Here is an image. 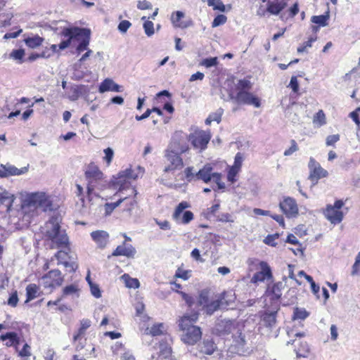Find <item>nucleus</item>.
<instances>
[{"instance_id": "1", "label": "nucleus", "mask_w": 360, "mask_h": 360, "mask_svg": "<svg viewBox=\"0 0 360 360\" xmlns=\"http://www.w3.org/2000/svg\"><path fill=\"white\" fill-rule=\"evenodd\" d=\"M45 229L44 238L45 241L51 242L50 248L65 249V250H60L55 254L58 264H63L70 271H75L78 265L69 254L70 250L69 238L65 231L61 230L57 219L53 217L49 219L45 224Z\"/></svg>"}, {"instance_id": "2", "label": "nucleus", "mask_w": 360, "mask_h": 360, "mask_svg": "<svg viewBox=\"0 0 360 360\" xmlns=\"http://www.w3.org/2000/svg\"><path fill=\"white\" fill-rule=\"evenodd\" d=\"M235 300L236 295L233 290H225L214 297L209 290L204 289L198 293L196 308L211 316L217 310L229 307Z\"/></svg>"}, {"instance_id": "3", "label": "nucleus", "mask_w": 360, "mask_h": 360, "mask_svg": "<svg viewBox=\"0 0 360 360\" xmlns=\"http://www.w3.org/2000/svg\"><path fill=\"white\" fill-rule=\"evenodd\" d=\"M191 314H186L179 318L178 325L179 330L183 333L181 340L186 345H194L202 338V330L199 326L195 325L200 316L199 308L191 309Z\"/></svg>"}, {"instance_id": "4", "label": "nucleus", "mask_w": 360, "mask_h": 360, "mask_svg": "<svg viewBox=\"0 0 360 360\" xmlns=\"http://www.w3.org/2000/svg\"><path fill=\"white\" fill-rule=\"evenodd\" d=\"M252 88V83L250 79L244 78L239 79L235 86L236 94L234 97L231 96V98L240 104L253 105L255 108L261 106L260 98L250 92Z\"/></svg>"}, {"instance_id": "5", "label": "nucleus", "mask_w": 360, "mask_h": 360, "mask_svg": "<svg viewBox=\"0 0 360 360\" xmlns=\"http://www.w3.org/2000/svg\"><path fill=\"white\" fill-rule=\"evenodd\" d=\"M61 34L68 39L59 44L60 49H65L70 46L72 40L78 39L79 37L84 36L77 46L76 51L78 53H80L85 50H88L87 48L90 41V32L89 30L79 27H68L63 30Z\"/></svg>"}, {"instance_id": "6", "label": "nucleus", "mask_w": 360, "mask_h": 360, "mask_svg": "<svg viewBox=\"0 0 360 360\" xmlns=\"http://www.w3.org/2000/svg\"><path fill=\"white\" fill-rule=\"evenodd\" d=\"M84 175L88 181L86 195L89 200H91L94 189L98 188L102 190L105 186L103 184V173L94 162H90L86 167Z\"/></svg>"}, {"instance_id": "7", "label": "nucleus", "mask_w": 360, "mask_h": 360, "mask_svg": "<svg viewBox=\"0 0 360 360\" xmlns=\"http://www.w3.org/2000/svg\"><path fill=\"white\" fill-rule=\"evenodd\" d=\"M344 205L345 201L343 200H336L333 205H326L322 213L331 224H339L343 221L345 217V213L342 210Z\"/></svg>"}, {"instance_id": "8", "label": "nucleus", "mask_w": 360, "mask_h": 360, "mask_svg": "<svg viewBox=\"0 0 360 360\" xmlns=\"http://www.w3.org/2000/svg\"><path fill=\"white\" fill-rule=\"evenodd\" d=\"M125 189L129 191L128 196H121L120 198H119L118 200L115 202H107L105 204V215H110L116 207H117L122 202H124V200H127L129 198H134L133 202L131 203V205L136 203V198L138 194L137 191L136 189V187L131 186L129 182L122 183L121 186L119 187L115 195H117L118 193H122L123 191Z\"/></svg>"}, {"instance_id": "9", "label": "nucleus", "mask_w": 360, "mask_h": 360, "mask_svg": "<svg viewBox=\"0 0 360 360\" xmlns=\"http://www.w3.org/2000/svg\"><path fill=\"white\" fill-rule=\"evenodd\" d=\"M212 138L210 130H195L188 136V141L191 142L193 148L199 150L200 152L207 148V145Z\"/></svg>"}, {"instance_id": "10", "label": "nucleus", "mask_w": 360, "mask_h": 360, "mask_svg": "<svg viewBox=\"0 0 360 360\" xmlns=\"http://www.w3.org/2000/svg\"><path fill=\"white\" fill-rule=\"evenodd\" d=\"M287 6L285 0H272L268 1L266 6L259 5L257 8L256 13L259 17H265L267 15H277L283 11Z\"/></svg>"}, {"instance_id": "11", "label": "nucleus", "mask_w": 360, "mask_h": 360, "mask_svg": "<svg viewBox=\"0 0 360 360\" xmlns=\"http://www.w3.org/2000/svg\"><path fill=\"white\" fill-rule=\"evenodd\" d=\"M41 280L43 287L52 292L63 284L64 278L60 270L53 269L44 274Z\"/></svg>"}, {"instance_id": "12", "label": "nucleus", "mask_w": 360, "mask_h": 360, "mask_svg": "<svg viewBox=\"0 0 360 360\" xmlns=\"http://www.w3.org/2000/svg\"><path fill=\"white\" fill-rule=\"evenodd\" d=\"M191 205L187 201H181L175 207L174 211L172 214V219L176 222L183 224H189L193 219L194 214L190 210H184L189 208Z\"/></svg>"}, {"instance_id": "13", "label": "nucleus", "mask_w": 360, "mask_h": 360, "mask_svg": "<svg viewBox=\"0 0 360 360\" xmlns=\"http://www.w3.org/2000/svg\"><path fill=\"white\" fill-rule=\"evenodd\" d=\"M188 136L181 133H175L172 137L171 141L167 150L172 151L180 155L189 150Z\"/></svg>"}, {"instance_id": "14", "label": "nucleus", "mask_w": 360, "mask_h": 360, "mask_svg": "<svg viewBox=\"0 0 360 360\" xmlns=\"http://www.w3.org/2000/svg\"><path fill=\"white\" fill-rule=\"evenodd\" d=\"M165 156L168 162V165L163 169L165 173H173L183 167L184 161L179 154L166 150Z\"/></svg>"}, {"instance_id": "15", "label": "nucleus", "mask_w": 360, "mask_h": 360, "mask_svg": "<svg viewBox=\"0 0 360 360\" xmlns=\"http://www.w3.org/2000/svg\"><path fill=\"white\" fill-rule=\"evenodd\" d=\"M309 179L316 184L320 179L327 177L328 172L314 158H311L309 162Z\"/></svg>"}, {"instance_id": "16", "label": "nucleus", "mask_w": 360, "mask_h": 360, "mask_svg": "<svg viewBox=\"0 0 360 360\" xmlns=\"http://www.w3.org/2000/svg\"><path fill=\"white\" fill-rule=\"evenodd\" d=\"M282 212L288 218L296 217L298 214L299 209L296 200L290 197H285L279 203Z\"/></svg>"}, {"instance_id": "17", "label": "nucleus", "mask_w": 360, "mask_h": 360, "mask_svg": "<svg viewBox=\"0 0 360 360\" xmlns=\"http://www.w3.org/2000/svg\"><path fill=\"white\" fill-rule=\"evenodd\" d=\"M304 335V333H296L295 337L298 338V339L294 340L292 342L294 345L295 352L297 357H307L310 352V347L308 343L302 339Z\"/></svg>"}, {"instance_id": "18", "label": "nucleus", "mask_w": 360, "mask_h": 360, "mask_svg": "<svg viewBox=\"0 0 360 360\" xmlns=\"http://www.w3.org/2000/svg\"><path fill=\"white\" fill-rule=\"evenodd\" d=\"M273 278V274L270 266L266 262H261V268L251 278L250 282L253 284L264 282Z\"/></svg>"}, {"instance_id": "19", "label": "nucleus", "mask_w": 360, "mask_h": 360, "mask_svg": "<svg viewBox=\"0 0 360 360\" xmlns=\"http://www.w3.org/2000/svg\"><path fill=\"white\" fill-rule=\"evenodd\" d=\"M14 195L0 186V213L8 212L14 201Z\"/></svg>"}, {"instance_id": "20", "label": "nucleus", "mask_w": 360, "mask_h": 360, "mask_svg": "<svg viewBox=\"0 0 360 360\" xmlns=\"http://www.w3.org/2000/svg\"><path fill=\"white\" fill-rule=\"evenodd\" d=\"M136 253V250L134 247L131 244L123 242V243L118 245L112 252L111 255H109L108 257L110 258L111 256H124L127 258H134Z\"/></svg>"}, {"instance_id": "21", "label": "nucleus", "mask_w": 360, "mask_h": 360, "mask_svg": "<svg viewBox=\"0 0 360 360\" xmlns=\"http://www.w3.org/2000/svg\"><path fill=\"white\" fill-rule=\"evenodd\" d=\"M143 171L141 170V167H138L136 170L129 168L120 172L117 179V184L119 185V187L123 182H129L131 184L129 180H136L140 174H143ZM130 185L131 186V184Z\"/></svg>"}, {"instance_id": "22", "label": "nucleus", "mask_w": 360, "mask_h": 360, "mask_svg": "<svg viewBox=\"0 0 360 360\" xmlns=\"http://www.w3.org/2000/svg\"><path fill=\"white\" fill-rule=\"evenodd\" d=\"M170 285H172V290L181 296L182 299L185 301L188 308L190 309L196 308V302L195 298L192 295L180 290L182 288L180 283L175 281H172L170 282Z\"/></svg>"}, {"instance_id": "23", "label": "nucleus", "mask_w": 360, "mask_h": 360, "mask_svg": "<svg viewBox=\"0 0 360 360\" xmlns=\"http://www.w3.org/2000/svg\"><path fill=\"white\" fill-rule=\"evenodd\" d=\"M184 18V13L182 11H175L171 15V22L174 27L186 29L193 25V21L189 19L184 21L182 19Z\"/></svg>"}, {"instance_id": "24", "label": "nucleus", "mask_w": 360, "mask_h": 360, "mask_svg": "<svg viewBox=\"0 0 360 360\" xmlns=\"http://www.w3.org/2000/svg\"><path fill=\"white\" fill-rule=\"evenodd\" d=\"M159 349L157 360H176L172 356V347L166 341L159 342Z\"/></svg>"}, {"instance_id": "25", "label": "nucleus", "mask_w": 360, "mask_h": 360, "mask_svg": "<svg viewBox=\"0 0 360 360\" xmlns=\"http://www.w3.org/2000/svg\"><path fill=\"white\" fill-rule=\"evenodd\" d=\"M0 340L6 341L5 346L7 347H18L20 344V338L15 332H8L0 335Z\"/></svg>"}, {"instance_id": "26", "label": "nucleus", "mask_w": 360, "mask_h": 360, "mask_svg": "<svg viewBox=\"0 0 360 360\" xmlns=\"http://www.w3.org/2000/svg\"><path fill=\"white\" fill-rule=\"evenodd\" d=\"M93 240L97 243L100 248H104L108 243L109 234L105 231H95L91 233Z\"/></svg>"}, {"instance_id": "27", "label": "nucleus", "mask_w": 360, "mask_h": 360, "mask_svg": "<svg viewBox=\"0 0 360 360\" xmlns=\"http://www.w3.org/2000/svg\"><path fill=\"white\" fill-rule=\"evenodd\" d=\"M217 345L212 339L204 340L200 345L199 352L203 354L212 355L217 350Z\"/></svg>"}, {"instance_id": "28", "label": "nucleus", "mask_w": 360, "mask_h": 360, "mask_svg": "<svg viewBox=\"0 0 360 360\" xmlns=\"http://www.w3.org/2000/svg\"><path fill=\"white\" fill-rule=\"evenodd\" d=\"M267 295L273 302H278L282 296V283H276L267 290Z\"/></svg>"}, {"instance_id": "29", "label": "nucleus", "mask_w": 360, "mask_h": 360, "mask_svg": "<svg viewBox=\"0 0 360 360\" xmlns=\"http://www.w3.org/2000/svg\"><path fill=\"white\" fill-rule=\"evenodd\" d=\"M23 173L22 169H18L15 166H5L1 165L0 167V177L4 178L9 176L20 175Z\"/></svg>"}, {"instance_id": "30", "label": "nucleus", "mask_w": 360, "mask_h": 360, "mask_svg": "<svg viewBox=\"0 0 360 360\" xmlns=\"http://www.w3.org/2000/svg\"><path fill=\"white\" fill-rule=\"evenodd\" d=\"M44 41V39L38 34L32 35V37H25L23 39L25 45L31 49H35L41 46Z\"/></svg>"}, {"instance_id": "31", "label": "nucleus", "mask_w": 360, "mask_h": 360, "mask_svg": "<svg viewBox=\"0 0 360 360\" xmlns=\"http://www.w3.org/2000/svg\"><path fill=\"white\" fill-rule=\"evenodd\" d=\"M120 91V86L115 84L112 79H105L99 86V91L103 93L105 91Z\"/></svg>"}, {"instance_id": "32", "label": "nucleus", "mask_w": 360, "mask_h": 360, "mask_svg": "<svg viewBox=\"0 0 360 360\" xmlns=\"http://www.w3.org/2000/svg\"><path fill=\"white\" fill-rule=\"evenodd\" d=\"M212 167L210 165H205L202 169L198 172V180H202L207 184L212 180Z\"/></svg>"}, {"instance_id": "33", "label": "nucleus", "mask_w": 360, "mask_h": 360, "mask_svg": "<svg viewBox=\"0 0 360 360\" xmlns=\"http://www.w3.org/2000/svg\"><path fill=\"white\" fill-rule=\"evenodd\" d=\"M39 295V287L35 283H30L26 287V300L27 303Z\"/></svg>"}, {"instance_id": "34", "label": "nucleus", "mask_w": 360, "mask_h": 360, "mask_svg": "<svg viewBox=\"0 0 360 360\" xmlns=\"http://www.w3.org/2000/svg\"><path fill=\"white\" fill-rule=\"evenodd\" d=\"M91 326V321L89 319H82L80 321V327L75 334L73 335V340L75 342L81 339L86 333V330Z\"/></svg>"}, {"instance_id": "35", "label": "nucleus", "mask_w": 360, "mask_h": 360, "mask_svg": "<svg viewBox=\"0 0 360 360\" xmlns=\"http://www.w3.org/2000/svg\"><path fill=\"white\" fill-rule=\"evenodd\" d=\"M261 318L266 327H271L276 321V311H264L261 316Z\"/></svg>"}, {"instance_id": "36", "label": "nucleus", "mask_w": 360, "mask_h": 360, "mask_svg": "<svg viewBox=\"0 0 360 360\" xmlns=\"http://www.w3.org/2000/svg\"><path fill=\"white\" fill-rule=\"evenodd\" d=\"M224 114V110L221 108H218L215 112H212L206 118L205 122L207 125H210L212 122H216L218 124L221 121V117Z\"/></svg>"}, {"instance_id": "37", "label": "nucleus", "mask_w": 360, "mask_h": 360, "mask_svg": "<svg viewBox=\"0 0 360 360\" xmlns=\"http://www.w3.org/2000/svg\"><path fill=\"white\" fill-rule=\"evenodd\" d=\"M122 279L128 288H139L140 286L139 281L137 278H131L129 274H124L122 276Z\"/></svg>"}, {"instance_id": "38", "label": "nucleus", "mask_w": 360, "mask_h": 360, "mask_svg": "<svg viewBox=\"0 0 360 360\" xmlns=\"http://www.w3.org/2000/svg\"><path fill=\"white\" fill-rule=\"evenodd\" d=\"M25 51L23 49H13L9 54V57L14 60H16L18 63L22 64L25 62Z\"/></svg>"}, {"instance_id": "39", "label": "nucleus", "mask_w": 360, "mask_h": 360, "mask_svg": "<svg viewBox=\"0 0 360 360\" xmlns=\"http://www.w3.org/2000/svg\"><path fill=\"white\" fill-rule=\"evenodd\" d=\"M329 19V15H314L311 17V21L313 23L319 25V26L324 27L328 25V20Z\"/></svg>"}, {"instance_id": "40", "label": "nucleus", "mask_w": 360, "mask_h": 360, "mask_svg": "<svg viewBox=\"0 0 360 360\" xmlns=\"http://www.w3.org/2000/svg\"><path fill=\"white\" fill-rule=\"evenodd\" d=\"M184 264H181V266L177 268L174 277L175 278H181L184 281L188 280L191 276V270H184L182 266Z\"/></svg>"}, {"instance_id": "41", "label": "nucleus", "mask_w": 360, "mask_h": 360, "mask_svg": "<svg viewBox=\"0 0 360 360\" xmlns=\"http://www.w3.org/2000/svg\"><path fill=\"white\" fill-rule=\"evenodd\" d=\"M240 170L229 166L227 168V181L231 184H234L238 180V175L240 173Z\"/></svg>"}, {"instance_id": "42", "label": "nucleus", "mask_w": 360, "mask_h": 360, "mask_svg": "<svg viewBox=\"0 0 360 360\" xmlns=\"http://www.w3.org/2000/svg\"><path fill=\"white\" fill-rule=\"evenodd\" d=\"M185 179L187 182H192L198 180V172L194 173L193 167H187L184 171Z\"/></svg>"}, {"instance_id": "43", "label": "nucleus", "mask_w": 360, "mask_h": 360, "mask_svg": "<svg viewBox=\"0 0 360 360\" xmlns=\"http://www.w3.org/2000/svg\"><path fill=\"white\" fill-rule=\"evenodd\" d=\"M79 292V288L76 285L71 284L65 286L63 289V293L61 297L63 298L65 296L77 294Z\"/></svg>"}, {"instance_id": "44", "label": "nucleus", "mask_w": 360, "mask_h": 360, "mask_svg": "<svg viewBox=\"0 0 360 360\" xmlns=\"http://www.w3.org/2000/svg\"><path fill=\"white\" fill-rule=\"evenodd\" d=\"M316 39L317 37L316 36L310 37L307 41H304L302 44L297 47V53H300L306 51L307 48H310L312 46L313 42L316 41Z\"/></svg>"}, {"instance_id": "45", "label": "nucleus", "mask_w": 360, "mask_h": 360, "mask_svg": "<svg viewBox=\"0 0 360 360\" xmlns=\"http://www.w3.org/2000/svg\"><path fill=\"white\" fill-rule=\"evenodd\" d=\"M279 238L278 233L267 235L264 239V243L269 246L276 247L277 243L276 240Z\"/></svg>"}, {"instance_id": "46", "label": "nucleus", "mask_w": 360, "mask_h": 360, "mask_svg": "<svg viewBox=\"0 0 360 360\" xmlns=\"http://www.w3.org/2000/svg\"><path fill=\"white\" fill-rule=\"evenodd\" d=\"M262 261H259L256 258H249L247 260V264L249 267L250 271L258 270L261 268V262Z\"/></svg>"}, {"instance_id": "47", "label": "nucleus", "mask_w": 360, "mask_h": 360, "mask_svg": "<svg viewBox=\"0 0 360 360\" xmlns=\"http://www.w3.org/2000/svg\"><path fill=\"white\" fill-rule=\"evenodd\" d=\"M218 64V58L217 57L207 58L203 59L200 65L204 66L205 68H211L212 66H216Z\"/></svg>"}, {"instance_id": "48", "label": "nucleus", "mask_w": 360, "mask_h": 360, "mask_svg": "<svg viewBox=\"0 0 360 360\" xmlns=\"http://www.w3.org/2000/svg\"><path fill=\"white\" fill-rule=\"evenodd\" d=\"M243 160H244L243 154L240 152L237 153L234 158L233 165L231 167L240 171L242 165H243Z\"/></svg>"}, {"instance_id": "49", "label": "nucleus", "mask_w": 360, "mask_h": 360, "mask_svg": "<svg viewBox=\"0 0 360 360\" xmlns=\"http://www.w3.org/2000/svg\"><path fill=\"white\" fill-rule=\"evenodd\" d=\"M208 5L212 6L214 10L225 11V5L221 0H208Z\"/></svg>"}, {"instance_id": "50", "label": "nucleus", "mask_w": 360, "mask_h": 360, "mask_svg": "<svg viewBox=\"0 0 360 360\" xmlns=\"http://www.w3.org/2000/svg\"><path fill=\"white\" fill-rule=\"evenodd\" d=\"M309 316V313L304 309L296 308L293 313V319L304 320Z\"/></svg>"}, {"instance_id": "51", "label": "nucleus", "mask_w": 360, "mask_h": 360, "mask_svg": "<svg viewBox=\"0 0 360 360\" xmlns=\"http://www.w3.org/2000/svg\"><path fill=\"white\" fill-rule=\"evenodd\" d=\"M163 324L156 323L152 326L148 334L152 336H158L162 334Z\"/></svg>"}, {"instance_id": "52", "label": "nucleus", "mask_w": 360, "mask_h": 360, "mask_svg": "<svg viewBox=\"0 0 360 360\" xmlns=\"http://www.w3.org/2000/svg\"><path fill=\"white\" fill-rule=\"evenodd\" d=\"M212 179H213L214 183H216L219 189H224L225 188V184L222 181V175L221 173L214 172L212 175Z\"/></svg>"}, {"instance_id": "53", "label": "nucleus", "mask_w": 360, "mask_h": 360, "mask_svg": "<svg viewBox=\"0 0 360 360\" xmlns=\"http://www.w3.org/2000/svg\"><path fill=\"white\" fill-rule=\"evenodd\" d=\"M314 122L324 125L326 123V115L322 110H319L314 117Z\"/></svg>"}, {"instance_id": "54", "label": "nucleus", "mask_w": 360, "mask_h": 360, "mask_svg": "<svg viewBox=\"0 0 360 360\" xmlns=\"http://www.w3.org/2000/svg\"><path fill=\"white\" fill-rule=\"evenodd\" d=\"M227 20V18L226 15L223 14H219L217 15L212 21V27H216L224 25L226 23Z\"/></svg>"}, {"instance_id": "55", "label": "nucleus", "mask_w": 360, "mask_h": 360, "mask_svg": "<svg viewBox=\"0 0 360 360\" xmlns=\"http://www.w3.org/2000/svg\"><path fill=\"white\" fill-rule=\"evenodd\" d=\"M307 281L310 283L311 290L313 293L318 297L320 298V295H319L320 288L318 285H316L313 280L311 276H307Z\"/></svg>"}, {"instance_id": "56", "label": "nucleus", "mask_w": 360, "mask_h": 360, "mask_svg": "<svg viewBox=\"0 0 360 360\" xmlns=\"http://www.w3.org/2000/svg\"><path fill=\"white\" fill-rule=\"evenodd\" d=\"M18 292L16 290H15L13 292H12L9 298L8 299L7 304L12 307H15L18 305Z\"/></svg>"}, {"instance_id": "57", "label": "nucleus", "mask_w": 360, "mask_h": 360, "mask_svg": "<svg viewBox=\"0 0 360 360\" xmlns=\"http://www.w3.org/2000/svg\"><path fill=\"white\" fill-rule=\"evenodd\" d=\"M103 152L105 153L103 159L106 162L107 165H110L114 156V152L112 149L110 148H107L104 149Z\"/></svg>"}, {"instance_id": "58", "label": "nucleus", "mask_w": 360, "mask_h": 360, "mask_svg": "<svg viewBox=\"0 0 360 360\" xmlns=\"http://www.w3.org/2000/svg\"><path fill=\"white\" fill-rule=\"evenodd\" d=\"M340 139L339 134H333L328 136L326 139V144L327 146H333Z\"/></svg>"}, {"instance_id": "59", "label": "nucleus", "mask_w": 360, "mask_h": 360, "mask_svg": "<svg viewBox=\"0 0 360 360\" xmlns=\"http://www.w3.org/2000/svg\"><path fill=\"white\" fill-rule=\"evenodd\" d=\"M290 143H291V146L289 148L286 149L284 153H283V155L285 156H290L293 153L296 152L297 150H298V146H297V144L296 143V141L294 140V139H292L290 141Z\"/></svg>"}, {"instance_id": "60", "label": "nucleus", "mask_w": 360, "mask_h": 360, "mask_svg": "<svg viewBox=\"0 0 360 360\" xmlns=\"http://www.w3.org/2000/svg\"><path fill=\"white\" fill-rule=\"evenodd\" d=\"M143 28L146 34L148 36H151L154 34L153 23L151 21L147 20L143 24Z\"/></svg>"}, {"instance_id": "61", "label": "nucleus", "mask_w": 360, "mask_h": 360, "mask_svg": "<svg viewBox=\"0 0 360 360\" xmlns=\"http://www.w3.org/2000/svg\"><path fill=\"white\" fill-rule=\"evenodd\" d=\"M349 116L357 125L360 124V108L351 112Z\"/></svg>"}, {"instance_id": "62", "label": "nucleus", "mask_w": 360, "mask_h": 360, "mask_svg": "<svg viewBox=\"0 0 360 360\" xmlns=\"http://www.w3.org/2000/svg\"><path fill=\"white\" fill-rule=\"evenodd\" d=\"M131 23L127 20H122L118 25V30L122 32L125 33L127 30L131 27Z\"/></svg>"}, {"instance_id": "63", "label": "nucleus", "mask_w": 360, "mask_h": 360, "mask_svg": "<svg viewBox=\"0 0 360 360\" xmlns=\"http://www.w3.org/2000/svg\"><path fill=\"white\" fill-rule=\"evenodd\" d=\"M137 8L139 10H148L152 8V4L150 2L146 0L139 1L137 3Z\"/></svg>"}, {"instance_id": "64", "label": "nucleus", "mask_w": 360, "mask_h": 360, "mask_svg": "<svg viewBox=\"0 0 360 360\" xmlns=\"http://www.w3.org/2000/svg\"><path fill=\"white\" fill-rule=\"evenodd\" d=\"M289 86L294 93H297L299 91V83L296 76H292L290 79Z\"/></svg>"}]
</instances>
